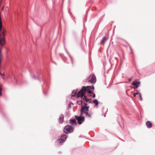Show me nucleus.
<instances>
[{
  "mask_svg": "<svg viewBox=\"0 0 155 155\" xmlns=\"http://www.w3.org/2000/svg\"><path fill=\"white\" fill-rule=\"evenodd\" d=\"M87 88L94 89V87L93 86L92 87L89 86L87 87L83 86L82 89L78 94L76 93V92H75V93L73 92L71 94V96H77L78 97H81L83 99L84 101H85L86 102H87L88 101L90 100V99H88L85 95V93L86 91L87 90Z\"/></svg>",
  "mask_w": 155,
  "mask_h": 155,
  "instance_id": "obj_1",
  "label": "nucleus"
},
{
  "mask_svg": "<svg viewBox=\"0 0 155 155\" xmlns=\"http://www.w3.org/2000/svg\"><path fill=\"white\" fill-rule=\"evenodd\" d=\"M87 104L86 103L84 104V106H82L81 110V115L82 116L83 114H85L86 116L90 117H91V116L87 112L89 110V106H87Z\"/></svg>",
  "mask_w": 155,
  "mask_h": 155,
  "instance_id": "obj_2",
  "label": "nucleus"
},
{
  "mask_svg": "<svg viewBox=\"0 0 155 155\" xmlns=\"http://www.w3.org/2000/svg\"><path fill=\"white\" fill-rule=\"evenodd\" d=\"M73 131V128L70 125L66 126L64 129V132L66 133H71Z\"/></svg>",
  "mask_w": 155,
  "mask_h": 155,
  "instance_id": "obj_3",
  "label": "nucleus"
},
{
  "mask_svg": "<svg viewBox=\"0 0 155 155\" xmlns=\"http://www.w3.org/2000/svg\"><path fill=\"white\" fill-rule=\"evenodd\" d=\"M75 118L77 120L78 123L79 124H81L82 122L84 120V117L80 115V117L77 116H75Z\"/></svg>",
  "mask_w": 155,
  "mask_h": 155,
  "instance_id": "obj_4",
  "label": "nucleus"
},
{
  "mask_svg": "<svg viewBox=\"0 0 155 155\" xmlns=\"http://www.w3.org/2000/svg\"><path fill=\"white\" fill-rule=\"evenodd\" d=\"M96 81V78L95 76L94 75H93L91 76V79H90L88 81L92 84L95 83Z\"/></svg>",
  "mask_w": 155,
  "mask_h": 155,
  "instance_id": "obj_5",
  "label": "nucleus"
},
{
  "mask_svg": "<svg viewBox=\"0 0 155 155\" xmlns=\"http://www.w3.org/2000/svg\"><path fill=\"white\" fill-rule=\"evenodd\" d=\"M67 138V137L65 135H62L59 141L60 143H62L65 141Z\"/></svg>",
  "mask_w": 155,
  "mask_h": 155,
  "instance_id": "obj_6",
  "label": "nucleus"
},
{
  "mask_svg": "<svg viewBox=\"0 0 155 155\" xmlns=\"http://www.w3.org/2000/svg\"><path fill=\"white\" fill-rule=\"evenodd\" d=\"M140 83V82H138L137 81H133L132 83V85L135 86V87H134V88L135 89V88H138V87H139Z\"/></svg>",
  "mask_w": 155,
  "mask_h": 155,
  "instance_id": "obj_7",
  "label": "nucleus"
},
{
  "mask_svg": "<svg viewBox=\"0 0 155 155\" xmlns=\"http://www.w3.org/2000/svg\"><path fill=\"white\" fill-rule=\"evenodd\" d=\"M146 125L148 128H150L152 127V125L150 121H147L146 122Z\"/></svg>",
  "mask_w": 155,
  "mask_h": 155,
  "instance_id": "obj_8",
  "label": "nucleus"
},
{
  "mask_svg": "<svg viewBox=\"0 0 155 155\" xmlns=\"http://www.w3.org/2000/svg\"><path fill=\"white\" fill-rule=\"evenodd\" d=\"M64 116L63 115H61L60 116V118L59 119V121L60 123H62L64 120Z\"/></svg>",
  "mask_w": 155,
  "mask_h": 155,
  "instance_id": "obj_9",
  "label": "nucleus"
},
{
  "mask_svg": "<svg viewBox=\"0 0 155 155\" xmlns=\"http://www.w3.org/2000/svg\"><path fill=\"white\" fill-rule=\"evenodd\" d=\"M70 123L72 125H76L77 122L76 120L75 119L72 120L71 119L70 120Z\"/></svg>",
  "mask_w": 155,
  "mask_h": 155,
  "instance_id": "obj_10",
  "label": "nucleus"
},
{
  "mask_svg": "<svg viewBox=\"0 0 155 155\" xmlns=\"http://www.w3.org/2000/svg\"><path fill=\"white\" fill-rule=\"evenodd\" d=\"M106 40H107V38H106V37H104L103 38V39L102 40L101 43L102 44L104 45Z\"/></svg>",
  "mask_w": 155,
  "mask_h": 155,
  "instance_id": "obj_11",
  "label": "nucleus"
},
{
  "mask_svg": "<svg viewBox=\"0 0 155 155\" xmlns=\"http://www.w3.org/2000/svg\"><path fill=\"white\" fill-rule=\"evenodd\" d=\"M93 103L95 104V106H97L98 105V102L97 100L96 99L94 100L93 102Z\"/></svg>",
  "mask_w": 155,
  "mask_h": 155,
  "instance_id": "obj_12",
  "label": "nucleus"
},
{
  "mask_svg": "<svg viewBox=\"0 0 155 155\" xmlns=\"http://www.w3.org/2000/svg\"><path fill=\"white\" fill-rule=\"evenodd\" d=\"M87 92L89 93V94H91V91L89 90V88H87Z\"/></svg>",
  "mask_w": 155,
  "mask_h": 155,
  "instance_id": "obj_13",
  "label": "nucleus"
},
{
  "mask_svg": "<svg viewBox=\"0 0 155 155\" xmlns=\"http://www.w3.org/2000/svg\"><path fill=\"white\" fill-rule=\"evenodd\" d=\"M139 96H140V100L141 101H142V95H141V93H139Z\"/></svg>",
  "mask_w": 155,
  "mask_h": 155,
  "instance_id": "obj_14",
  "label": "nucleus"
},
{
  "mask_svg": "<svg viewBox=\"0 0 155 155\" xmlns=\"http://www.w3.org/2000/svg\"><path fill=\"white\" fill-rule=\"evenodd\" d=\"M95 97V94H94L92 96V97L93 98H94Z\"/></svg>",
  "mask_w": 155,
  "mask_h": 155,
  "instance_id": "obj_15",
  "label": "nucleus"
},
{
  "mask_svg": "<svg viewBox=\"0 0 155 155\" xmlns=\"http://www.w3.org/2000/svg\"><path fill=\"white\" fill-rule=\"evenodd\" d=\"M140 93H139L138 92H137V93H135V95H137L139 94Z\"/></svg>",
  "mask_w": 155,
  "mask_h": 155,
  "instance_id": "obj_16",
  "label": "nucleus"
},
{
  "mask_svg": "<svg viewBox=\"0 0 155 155\" xmlns=\"http://www.w3.org/2000/svg\"><path fill=\"white\" fill-rule=\"evenodd\" d=\"M134 97H135V96H136V95H135V93H134Z\"/></svg>",
  "mask_w": 155,
  "mask_h": 155,
  "instance_id": "obj_17",
  "label": "nucleus"
},
{
  "mask_svg": "<svg viewBox=\"0 0 155 155\" xmlns=\"http://www.w3.org/2000/svg\"><path fill=\"white\" fill-rule=\"evenodd\" d=\"M82 100L81 101V104H82Z\"/></svg>",
  "mask_w": 155,
  "mask_h": 155,
  "instance_id": "obj_18",
  "label": "nucleus"
}]
</instances>
